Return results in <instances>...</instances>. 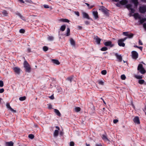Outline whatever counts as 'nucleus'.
<instances>
[{
    "mask_svg": "<svg viewBox=\"0 0 146 146\" xmlns=\"http://www.w3.org/2000/svg\"><path fill=\"white\" fill-rule=\"evenodd\" d=\"M24 67L25 68L26 72H30L31 71V68L27 61H25L24 63Z\"/></svg>",
    "mask_w": 146,
    "mask_h": 146,
    "instance_id": "nucleus-1",
    "label": "nucleus"
},
{
    "mask_svg": "<svg viewBox=\"0 0 146 146\" xmlns=\"http://www.w3.org/2000/svg\"><path fill=\"white\" fill-rule=\"evenodd\" d=\"M127 37H125L123 38H121L119 39L118 40L117 42L118 45L120 46L124 47L125 46V44L123 42L125 41L127 39Z\"/></svg>",
    "mask_w": 146,
    "mask_h": 146,
    "instance_id": "nucleus-2",
    "label": "nucleus"
},
{
    "mask_svg": "<svg viewBox=\"0 0 146 146\" xmlns=\"http://www.w3.org/2000/svg\"><path fill=\"white\" fill-rule=\"evenodd\" d=\"M139 12L141 13H144L146 12V6H140L139 9Z\"/></svg>",
    "mask_w": 146,
    "mask_h": 146,
    "instance_id": "nucleus-3",
    "label": "nucleus"
},
{
    "mask_svg": "<svg viewBox=\"0 0 146 146\" xmlns=\"http://www.w3.org/2000/svg\"><path fill=\"white\" fill-rule=\"evenodd\" d=\"M132 57L133 59H136L138 57V53L135 51H133L131 52Z\"/></svg>",
    "mask_w": 146,
    "mask_h": 146,
    "instance_id": "nucleus-4",
    "label": "nucleus"
},
{
    "mask_svg": "<svg viewBox=\"0 0 146 146\" xmlns=\"http://www.w3.org/2000/svg\"><path fill=\"white\" fill-rule=\"evenodd\" d=\"M115 55L119 62H120L122 61V58L121 54L119 55L117 53H115Z\"/></svg>",
    "mask_w": 146,
    "mask_h": 146,
    "instance_id": "nucleus-5",
    "label": "nucleus"
},
{
    "mask_svg": "<svg viewBox=\"0 0 146 146\" xmlns=\"http://www.w3.org/2000/svg\"><path fill=\"white\" fill-rule=\"evenodd\" d=\"M104 44L106 46H109L111 47H112L114 46V44H112V42L111 41H108L105 42Z\"/></svg>",
    "mask_w": 146,
    "mask_h": 146,
    "instance_id": "nucleus-6",
    "label": "nucleus"
},
{
    "mask_svg": "<svg viewBox=\"0 0 146 146\" xmlns=\"http://www.w3.org/2000/svg\"><path fill=\"white\" fill-rule=\"evenodd\" d=\"M134 122L137 124H139L140 122L139 119V117L138 116H135L133 119Z\"/></svg>",
    "mask_w": 146,
    "mask_h": 146,
    "instance_id": "nucleus-7",
    "label": "nucleus"
},
{
    "mask_svg": "<svg viewBox=\"0 0 146 146\" xmlns=\"http://www.w3.org/2000/svg\"><path fill=\"white\" fill-rule=\"evenodd\" d=\"M14 72L17 74H19L20 73V69L18 67H15L13 68Z\"/></svg>",
    "mask_w": 146,
    "mask_h": 146,
    "instance_id": "nucleus-8",
    "label": "nucleus"
},
{
    "mask_svg": "<svg viewBox=\"0 0 146 146\" xmlns=\"http://www.w3.org/2000/svg\"><path fill=\"white\" fill-rule=\"evenodd\" d=\"M102 139L105 141H109L110 140L108 139L107 134L106 133L102 135Z\"/></svg>",
    "mask_w": 146,
    "mask_h": 146,
    "instance_id": "nucleus-9",
    "label": "nucleus"
},
{
    "mask_svg": "<svg viewBox=\"0 0 146 146\" xmlns=\"http://www.w3.org/2000/svg\"><path fill=\"white\" fill-rule=\"evenodd\" d=\"M83 17L84 18H86L88 19H90L89 17L88 14L85 12L82 13Z\"/></svg>",
    "mask_w": 146,
    "mask_h": 146,
    "instance_id": "nucleus-10",
    "label": "nucleus"
},
{
    "mask_svg": "<svg viewBox=\"0 0 146 146\" xmlns=\"http://www.w3.org/2000/svg\"><path fill=\"white\" fill-rule=\"evenodd\" d=\"M93 15L95 19H96L98 18V13L97 11H94L93 12Z\"/></svg>",
    "mask_w": 146,
    "mask_h": 146,
    "instance_id": "nucleus-11",
    "label": "nucleus"
},
{
    "mask_svg": "<svg viewBox=\"0 0 146 146\" xmlns=\"http://www.w3.org/2000/svg\"><path fill=\"white\" fill-rule=\"evenodd\" d=\"M127 0H122L119 1V3L122 5L126 4L128 3Z\"/></svg>",
    "mask_w": 146,
    "mask_h": 146,
    "instance_id": "nucleus-12",
    "label": "nucleus"
},
{
    "mask_svg": "<svg viewBox=\"0 0 146 146\" xmlns=\"http://www.w3.org/2000/svg\"><path fill=\"white\" fill-rule=\"evenodd\" d=\"M6 106L7 108H9L11 111L13 112H16V111L15 110H14L11 107L9 103L7 104Z\"/></svg>",
    "mask_w": 146,
    "mask_h": 146,
    "instance_id": "nucleus-13",
    "label": "nucleus"
},
{
    "mask_svg": "<svg viewBox=\"0 0 146 146\" xmlns=\"http://www.w3.org/2000/svg\"><path fill=\"white\" fill-rule=\"evenodd\" d=\"M133 16L135 19H141V17L139 16V14L138 13H135L134 14Z\"/></svg>",
    "mask_w": 146,
    "mask_h": 146,
    "instance_id": "nucleus-14",
    "label": "nucleus"
},
{
    "mask_svg": "<svg viewBox=\"0 0 146 146\" xmlns=\"http://www.w3.org/2000/svg\"><path fill=\"white\" fill-rule=\"evenodd\" d=\"M16 15L19 16L20 18L23 20H25V19L20 13L19 12H16L15 13Z\"/></svg>",
    "mask_w": 146,
    "mask_h": 146,
    "instance_id": "nucleus-15",
    "label": "nucleus"
},
{
    "mask_svg": "<svg viewBox=\"0 0 146 146\" xmlns=\"http://www.w3.org/2000/svg\"><path fill=\"white\" fill-rule=\"evenodd\" d=\"M102 11L106 15H108V13L107 9L105 8H103L101 9Z\"/></svg>",
    "mask_w": 146,
    "mask_h": 146,
    "instance_id": "nucleus-16",
    "label": "nucleus"
},
{
    "mask_svg": "<svg viewBox=\"0 0 146 146\" xmlns=\"http://www.w3.org/2000/svg\"><path fill=\"white\" fill-rule=\"evenodd\" d=\"M52 62L54 64L57 65H59L60 63L58 60L55 59H52L51 60Z\"/></svg>",
    "mask_w": 146,
    "mask_h": 146,
    "instance_id": "nucleus-17",
    "label": "nucleus"
},
{
    "mask_svg": "<svg viewBox=\"0 0 146 146\" xmlns=\"http://www.w3.org/2000/svg\"><path fill=\"white\" fill-rule=\"evenodd\" d=\"M6 146H13V143L11 141L9 142H7L6 143Z\"/></svg>",
    "mask_w": 146,
    "mask_h": 146,
    "instance_id": "nucleus-18",
    "label": "nucleus"
},
{
    "mask_svg": "<svg viewBox=\"0 0 146 146\" xmlns=\"http://www.w3.org/2000/svg\"><path fill=\"white\" fill-rule=\"evenodd\" d=\"M131 1L134 3L135 6L137 7V6L139 4L138 0H132Z\"/></svg>",
    "mask_w": 146,
    "mask_h": 146,
    "instance_id": "nucleus-19",
    "label": "nucleus"
},
{
    "mask_svg": "<svg viewBox=\"0 0 146 146\" xmlns=\"http://www.w3.org/2000/svg\"><path fill=\"white\" fill-rule=\"evenodd\" d=\"M54 112L58 116H60L61 115V114L59 111L56 109H54Z\"/></svg>",
    "mask_w": 146,
    "mask_h": 146,
    "instance_id": "nucleus-20",
    "label": "nucleus"
},
{
    "mask_svg": "<svg viewBox=\"0 0 146 146\" xmlns=\"http://www.w3.org/2000/svg\"><path fill=\"white\" fill-rule=\"evenodd\" d=\"M70 42L71 44L73 46H75V42L74 41V40H73V39L72 38H70Z\"/></svg>",
    "mask_w": 146,
    "mask_h": 146,
    "instance_id": "nucleus-21",
    "label": "nucleus"
},
{
    "mask_svg": "<svg viewBox=\"0 0 146 146\" xmlns=\"http://www.w3.org/2000/svg\"><path fill=\"white\" fill-rule=\"evenodd\" d=\"M138 83L140 84H144L145 85H146V83H145V81L143 80H138Z\"/></svg>",
    "mask_w": 146,
    "mask_h": 146,
    "instance_id": "nucleus-22",
    "label": "nucleus"
},
{
    "mask_svg": "<svg viewBox=\"0 0 146 146\" xmlns=\"http://www.w3.org/2000/svg\"><path fill=\"white\" fill-rule=\"evenodd\" d=\"M139 22L140 24H142L143 23L145 22L146 21V18H143L141 19H140Z\"/></svg>",
    "mask_w": 146,
    "mask_h": 146,
    "instance_id": "nucleus-23",
    "label": "nucleus"
},
{
    "mask_svg": "<svg viewBox=\"0 0 146 146\" xmlns=\"http://www.w3.org/2000/svg\"><path fill=\"white\" fill-rule=\"evenodd\" d=\"M58 130H55L54 133V137H56L58 136Z\"/></svg>",
    "mask_w": 146,
    "mask_h": 146,
    "instance_id": "nucleus-24",
    "label": "nucleus"
},
{
    "mask_svg": "<svg viewBox=\"0 0 146 146\" xmlns=\"http://www.w3.org/2000/svg\"><path fill=\"white\" fill-rule=\"evenodd\" d=\"M66 28V25H62L60 29V31H64Z\"/></svg>",
    "mask_w": 146,
    "mask_h": 146,
    "instance_id": "nucleus-25",
    "label": "nucleus"
},
{
    "mask_svg": "<svg viewBox=\"0 0 146 146\" xmlns=\"http://www.w3.org/2000/svg\"><path fill=\"white\" fill-rule=\"evenodd\" d=\"M2 13L5 16H7V15L8 14V12L7 11L5 10H4L2 12Z\"/></svg>",
    "mask_w": 146,
    "mask_h": 146,
    "instance_id": "nucleus-26",
    "label": "nucleus"
},
{
    "mask_svg": "<svg viewBox=\"0 0 146 146\" xmlns=\"http://www.w3.org/2000/svg\"><path fill=\"white\" fill-rule=\"evenodd\" d=\"M134 77L137 79H141L143 78V77L142 76H139L137 75H135L134 76Z\"/></svg>",
    "mask_w": 146,
    "mask_h": 146,
    "instance_id": "nucleus-27",
    "label": "nucleus"
},
{
    "mask_svg": "<svg viewBox=\"0 0 146 146\" xmlns=\"http://www.w3.org/2000/svg\"><path fill=\"white\" fill-rule=\"evenodd\" d=\"M96 42L98 44H100L101 41V39L98 37L96 39Z\"/></svg>",
    "mask_w": 146,
    "mask_h": 146,
    "instance_id": "nucleus-28",
    "label": "nucleus"
},
{
    "mask_svg": "<svg viewBox=\"0 0 146 146\" xmlns=\"http://www.w3.org/2000/svg\"><path fill=\"white\" fill-rule=\"evenodd\" d=\"M66 36H68L70 35V29L69 28L67 29Z\"/></svg>",
    "mask_w": 146,
    "mask_h": 146,
    "instance_id": "nucleus-29",
    "label": "nucleus"
},
{
    "mask_svg": "<svg viewBox=\"0 0 146 146\" xmlns=\"http://www.w3.org/2000/svg\"><path fill=\"white\" fill-rule=\"evenodd\" d=\"M143 68V65L142 64H139L137 68V70H140L142 68Z\"/></svg>",
    "mask_w": 146,
    "mask_h": 146,
    "instance_id": "nucleus-30",
    "label": "nucleus"
},
{
    "mask_svg": "<svg viewBox=\"0 0 146 146\" xmlns=\"http://www.w3.org/2000/svg\"><path fill=\"white\" fill-rule=\"evenodd\" d=\"M26 97L25 96L21 97L19 98V100L21 101H23L25 100Z\"/></svg>",
    "mask_w": 146,
    "mask_h": 146,
    "instance_id": "nucleus-31",
    "label": "nucleus"
},
{
    "mask_svg": "<svg viewBox=\"0 0 146 146\" xmlns=\"http://www.w3.org/2000/svg\"><path fill=\"white\" fill-rule=\"evenodd\" d=\"M133 34L132 33H130V34H128V35L127 36L128 37L127 38H133Z\"/></svg>",
    "mask_w": 146,
    "mask_h": 146,
    "instance_id": "nucleus-32",
    "label": "nucleus"
},
{
    "mask_svg": "<svg viewBox=\"0 0 146 146\" xmlns=\"http://www.w3.org/2000/svg\"><path fill=\"white\" fill-rule=\"evenodd\" d=\"M126 7L129 10L131 8L132 5L130 4H128L126 5Z\"/></svg>",
    "mask_w": 146,
    "mask_h": 146,
    "instance_id": "nucleus-33",
    "label": "nucleus"
},
{
    "mask_svg": "<svg viewBox=\"0 0 146 146\" xmlns=\"http://www.w3.org/2000/svg\"><path fill=\"white\" fill-rule=\"evenodd\" d=\"M75 111L76 112H78L80 110V108L79 107H76L74 108Z\"/></svg>",
    "mask_w": 146,
    "mask_h": 146,
    "instance_id": "nucleus-34",
    "label": "nucleus"
},
{
    "mask_svg": "<svg viewBox=\"0 0 146 146\" xmlns=\"http://www.w3.org/2000/svg\"><path fill=\"white\" fill-rule=\"evenodd\" d=\"M61 21L63 22L68 23L70 21L68 19H61Z\"/></svg>",
    "mask_w": 146,
    "mask_h": 146,
    "instance_id": "nucleus-35",
    "label": "nucleus"
},
{
    "mask_svg": "<svg viewBox=\"0 0 146 146\" xmlns=\"http://www.w3.org/2000/svg\"><path fill=\"white\" fill-rule=\"evenodd\" d=\"M140 72L142 74H144L145 73L146 71L145 69L143 68L140 70Z\"/></svg>",
    "mask_w": 146,
    "mask_h": 146,
    "instance_id": "nucleus-36",
    "label": "nucleus"
},
{
    "mask_svg": "<svg viewBox=\"0 0 146 146\" xmlns=\"http://www.w3.org/2000/svg\"><path fill=\"white\" fill-rule=\"evenodd\" d=\"M108 49V48L105 46L103 47L100 50L102 51H105Z\"/></svg>",
    "mask_w": 146,
    "mask_h": 146,
    "instance_id": "nucleus-37",
    "label": "nucleus"
},
{
    "mask_svg": "<svg viewBox=\"0 0 146 146\" xmlns=\"http://www.w3.org/2000/svg\"><path fill=\"white\" fill-rule=\"evenodd\" d=\"M98 83L100 85H104V82L103 81L99 80L98 81Z\"/></svg>",
    "mask_w": 146,
    "mask_h": 146,
    "instance_id": "nucleus-38",
    "label": "nucleus"
},
{
    "mask_svg": "<svg viewBox=\"0 0 146 146\" xmlns=\"http://www.w3.org/2000/svg\"><path fill=\"white\" fill-rule=\"evenodd\" d=\"M67 79L71 83L73 80V78L72 77H69L67 78Z\"/></svg>",
    "mask_w": 146,
    "mask_h": 146,
    "instance_id": "nucleus-39",
    "label": "nucleus"
},
{
    "mask_svg": "<svg viewBox=\"0 0 146 146\" xmlns=\"http://www.w3.org/2000/svg\"><path fill=\"white\" fill-rule=\"evenodd\" d=\"M48 38L49 40H50V41H52L53 40L54 37L52 36H49L48 37Z\"/></svg>",
    "mask_w": 146,
    "mask_h": 146,
    "instance_id": "nucleus-40",
    "label": "nucleus"
},
{
    "mask_svg": "<svg viewBox=\"0 0 146 146\" xmlns=\"http://www.w3.org/2000/svg\"><path fill=\"white\" fill-rule=\"evenodd\" d=\"M29 137L31 139H33L34 138V135L32 134H30L29 135Z\"/></svg>",
    "mask_w": 146,
    "mask_h": 146,
    "instance_id": "nucleus-41",
    "label": "nucleus"
},
{
    "mask_svg": "<svg viewBox=\"0 0 146 146\" xmlns=\"http://www.w3.org/2000/svg\"><path fill=\"white\" fill-rule=\"evenodd\" d=\"M107 71L106 70H103L101 72V73L103 75H105L106 74Z\"/></svg>",
    "mask_w": 146,
    "mask_h": 146,
    "instance_id": "nucleus-42",
    "label": "nucleus"
},
{
    "mask_svg": "<svg viewBox=\"0 0 146 146\" xmlns=\"http://www.w3.org/2000/svg\"><path fill=\"white\" fill-rule=\"evenodd\" d=\"M121 78L122 80H125L126 78V76L124 74L122 75L121 76Z\"/></svg>",
    "mask_w": 146,
    "mask_h": 146,
    "instance_id": "nucleus-43",
    "label": "nucleus"
},
{
    "mask_svg": "<svg viewBox=\"0 0 146 146\" xmlns=\"http://www.w3.org/2000/svg\"><path fill=\"white\" fill-rule=\"evenodd\" d=\"M43 49L44 51H46L48 50V48L46 46H44L43 47Z\"/></svg>",
    "mask_w": 146,
    "mask_h": 146,
    "instance_id": "nucleus-44",
    "label": "nucleus"
},
{
    "mask_svg": "<svg viewBox=\"0 0 146 146\" xmlns=\"http://www.w3.org/2000/svg\"><path fill=\"white\" fill-rule=\"evenodd\" d=\"M3 85L4 83L3 82L2 80H0V87H3Z\"/></svg>",
    "mask_w": 146,
    "mask_h": 146,
    "instance_id": "nucleus-45",
    "label": "nucleus"
},
{
    "mask_svg": "<svg viewBox=\"0 0 146 146\" xmlns=\"http://www.w3.org/2000/svg\"><path fill=\"white\" fill-rule=\"evenodd\" d=\"M25 31V30L23 29H21L19 30V32L22 33H24Z\"/></svg>",
    "mask_w": 146,
    "mask_h": 146,
    "instance_id": "nucleus-46",
    "label": "nucleus"
},
{
    "mask_svg": "<svg viewBox=\"0 0 146 146\" xmlns=\"http://www.w3.org/2000/svg\"><path fill=\"white\" fill-rule=\"evenodd\" d=\"M130 10H131V13H134L135 12V10L133 8H131Z\"/></svg>",
    "mask_w": 146,
    "mask_h": 146,
    "instance_id": "nucleus-47",
    "label": "nucleus"
},
{
    "mask_svg": "<svg viewBox=\"0 0 146 146\" xmlns=\"http://www.w3.org/2000/svg\"><path fill=\"white\" fill-rule=\"evenodd\" d=\"M128 34V32H123V34L125 36H127Z\"/></svg>",
    "mask_w": 146,
    "mask_h": 146,
    "instance_id": "nucleus-48",
    "label": "nucleus"
},
{
    "mask_svg": "<svg viewBox=\"0 0 146 146\" xmlns=\"http://www.w3.org/2000/svg\"><path fill=\"white\" fill-rule=\"evenodd\" d=\"M74 12L75 14L78 16V17L80 16V13L79 12L75 11Z\"/></svg>",
    "mask_w": 146,
    "mask_h": 146,
    "instance_id": "nucleus-49",
    "label": "nucleus"
},
{
    "mask_svg": "<svg viewBox=\"0 0 146 146\" xmlns=\"http://www.w3.org/2000/svg\"><path fill=\"white\" fill-rule=\"evenodd\" d=\"M70 146H74V143L73 141H71L70 142Z\"/></svg>",
    "mask_w": 146,
    "mask_h": 146,
    "instance_id": "nucleus-50",
    "label": "nucleus"
},
{
    "mask_svg": "<svg viewBox=\"0 0 146 146\" xmlns=\"http://www.w3.org/2000/svg\"><path fill=\"white\" fill-rule=\"evenodd\" d=\"M44 7L45 8H48L49 7L48 5L45 4L44 5Z\"/></svg>",
    "mask_w": 146,
    "mask_h": 146,
    "instance_id": "nucleus-51",
    "label": "nucleus"
},
{
    "mask_svg": "<svg viewBox=\"0 0 146 146\" xmlns=\"http://www.w3.org/2000/svg\"><path fill=\"white\" fill-rule=\"evenodd\" d=\"M4 91V90L3 88H1L0 89V93H3Z\"/></svg>",
    "mask_w": 146,
    "mask_h": 146,
    "instance_id": "nucleus-52",
    "label": "nucleus"
},
{
    "mask_svg": "<svg viewBox=\"0 0 146 146\" xmlns=\"http://www.w3.org/2000/svg\"><path fill=\"white\" fill-rule=\"evenodd\" d=\"M26 1L31 4H32L33 3V2L31 0H27Z\"/></svg>",
    "mask_w": 146,
    "mask_h": 146,
    "instance_id": "nucleus-53",
    "label": "nucleus"
},
{
    "mask_svg": "<svg viewBox=\"0 0 146 146\" xmlns=\"http://www.w3.org/2000/svg\"><path fill=\"white\" fill-rule=\"evenodd\" d=\"M85 24L87 25H88L90 24V22L88 21H86L85 22Z\"/></svg>",
    "mask_w": 146,
    "mask_h": 146,
    "instance_id": "nucleus-54",
    "label": "nucleus"
},
{
    "mask_svg": "<svg viewBox=\"0 0 146 146\" xmlns=\"http://www.w3.org/2000/svg\"><path fill=\"white\" fill-rule=\"evenodd\" d=\"M118 120L117 119H114L113 121V122L114 123H116L118 122Z\"/></svg>",
    "mask_w": 146,
    "mask_h": 146,
    "instance_id": "nucleus-55",
    "label": "nucleus"
},
{
    "mask_svg": "<svg viewBox=\"0 0 146 146\" xmlns=\"http://www.w3.org/2000/svg\"><path fill=\"white\" fill-rule=\"evenodd\" d=\"M49 98L52 100H53L54 99V97L53 95H52L51 96H49Z\"/></svg>",
    "mask_w": 146,
    "mask_h": 146,
    "instance_id": "nucleus-56",
    "label": "nucleus"
},
{
    "mask_svg": "<svg viewBox=\"0 0 146 146\" xmlns=\"http://www.w3.org/2000/svg\"><path fill=\"white\" fill-rule=\"evenodd\" d=\"M139 44L140 45H142L143 44L141 41L140 40L139 41Z\"/></svg>",
    "mask_w": 146,
    "mask_h": 146,
    "instance_id": "nucleus-57",
    "label": "nucleus"
},
{
    "mask_svg": "<svg viewBox=\"0 0 146 146\" xmlns=\"http://www.w3.org/2000/svg\"><path fill=\"white\" fill-rule=\"evenodd\" d=\"M77 28L79 30H81L82 28V26H77Z\"/></svg>",
    "mask_w": 146,
    "mask_h": 146,
    "instance_id": "nucleus-58",
    "label": "nucleus"
},
{
    "mask_svg": "<svg viewBox=\"0 0 146 146\" xmlns=\"http://www.w3.org/2000/svg\"><path fill=\"white\" fill-rule=\"evenodd\" d=\"M143 27L146 30V23H144L143 24Z\"/></svg>",
    "mask_w": 146,
    "mask_h": 146,
    "instance_id": "nucleus-59",
    "label": "nucleus"
},
{
    "mask_svg": "<svg viewBox=\"0 0 146 146\" xmlns=\"http://www.w3.org/2000/svg\"><path fill=\"white\" fill-rule=\"evenodd\" d=\"M96 146H102L101 144L100 143L99 144H96L95 145Z\"/></svg>",
    "mask_w": 146,
    "mask_h": 146,
    "instance_id": "nucleus-60",
    "label": "nucleus"
},
{
    "mask_svg": "<svg viewBox=\"0 0 146 146\" xmlns=\"http://www.w3.org/2000/svg\"><path fill=\"white\" fill-rule=\"evenodd\" d=\"M20 2L22 3H24L25 2L23 0H18Z\"/></svg>",
    "mask_w": 146,
    "mask_h": 146,
    "instance_id": "nucleus-61",
    "label": "nucleus"
},
{
    "mask_svg": "<svg viewBox=\"0 0 146 146\" xmlns=\"http://www.w3.org/2000/svg\"><path fill=\"white\" fill-rule=\"evenodd\" d=\"M57 90L58 91V92H60L61 91V89L59 88H58L57 89Z\"/></svg>",
    "mask_w": 146,
    "mask_h": 146,
    "instance_id": "nucleus-62",
    "label": "nucleus"
},
{
    "mask_svg": "<svg viewBox=\"0 0 146 146\" xmlns=\"http://www.w3.org/2000/svg\"><path fill=\"white\" fill-rule=\"evenodd\" d=\"M27 51L29 52H31V49L30 48H28L27 49Z\"/></svg>",
    "mask_w": 146,
    "mask_h": 146,
    "instance_id": "nucleus-63",
    "label": "nucleus"
},
{
    "mask_svg": "<svg viewBox=\"0 0 146 146\" xmlns=\"http://www.w3.org/2000/svg\"><path fill=\"white\" fill-rule=\"evenodd\" d=\"M63 134V133L62 131H60V135H62Z\"/></svg>",
    "mask_w": 146,
    "mask_h": 146,
    "instance_id": "nucleus-64",
    "label": "nucleus"
}]
</instances>
